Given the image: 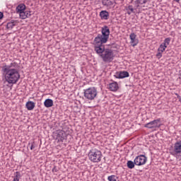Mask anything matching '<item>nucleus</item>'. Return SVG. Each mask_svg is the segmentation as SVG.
Listing matches in <instances>:
<instances>
[{
    "instance_id": "nucleus-8",
    "label": "nucleus",
    "mask_w": 181,
    "mask_h": 181,
    "mask_svg": "<svg viewBox=\"0 0 181 181\" xmlns=\"http://www.w3.org/2000/svg\"><path fill=\"white\" fill-rule=\"evenodd\" d=\"M146 160H148V158L145 155H140L135 158L134 163L136 166H142V165L146 163Z\"/></svg>"
},
{
    "instance_id": "nucleus-36",
    "label": "nucleus",
    "mask_w": 181,
    "mask_h": 181,
    "mask_svg": "<svg viewBox=\"0 0 181 181\" xmlns=\"http://www.w3.org/2000/svg\"><path fill=\"white\" fill-rule=\"evenodd\" d=\"M179 78L181 80V73L180 74Z\"/></svg>"
},
{
    "instance_id": "nucleus-9",
    "label": "nucleus",
    "mask_w": 181,
    "mask_h": 181,
    "mask_svg": "<svg viewBox=\"0 0 181 181\" xmlns=\"http://www.w3.org/2000/svg\"><path fill=\"white\" fill-rule=\"evenodd\" d=\"M160 119H157L146 124L144 127L152 129V128H160Z\"/></svg>"
},
{
    "instance_id": "nucleus-26",
    "label": "nucleus",
    "mask_w": 181,
    "mask_h": 181,
    "mask_svg": "<svg viewBox=\"0 0 181 181\" xmlns=\"http://www.w3.org/2000/svg\"><path fill=\"white\" fill-rule=\"evenodd\" d=\"M18 13L20 15V18L21 19H26L28 18V16H26L25 11H21V12H20Z\"/></svg>"
},
{
    "instance_id": "nucleus-4",
    "label": "nucleus",
    "mask_w": 181,
    "mask_h": 181,
    "mask_svg": "<svg viewBox=\"0 0 181 181\" xmlns=\"http://www.w3.org/2000/svg\"><path fill=\"white\" fill-rule=\"evenodd\" d=\"M101 33L102 34H98L95 39L102 42H108V39H110V28L108 26L105 25L102 27Z\"/></svg>"
},
{
    "instance_id": "nucleus-19",
    "label": "nucleus",
    "mask_w": 181,
    "mask_h": 181,
    "mask_svg": "<svg viewBox=\"0 0 181 181\" xmlns=\"http://www.w3.org/2000/svg\"><path fill=\"white\" fill-rule=\"evenodd\" d=\"M16 26V21L12 20L11 21L7 23L6 28L7 29H9L10 30L11 29H13V27Z\"/></svg>"
},
{
    "instance_id": "nucleus-37",
    "label": "nucleus",
    "mask_w": 181,
    "mask_h": 181,
    "mask_svg": "<svg viewBox=\"0 0 181 181\" xmlns=\"http://www.w3.org/2000/svg\"><path fill=\"white\" fill-rule=\"evenodd\" d=\"M175 95H177H177H179V94H177V93H175Z\"/></svg>"
},
{
    "instance_id": "nucleus-11",
    "label": "nucleus",
    "mask_w": 181,
    "mask_h": 181,
    "mask_svg": "<svg viewBox=\"0 0 181 181\" xmlns=\"http://www.w3.org/2000/svg\"><path fill=\"white\" fill-rule=\"evenodd\" d=\"M66 139V132L63 130H59L57 132V140L58 142H63Z\"/></svg>"
},
{
    "instance_id": "nucleus-15",
    "label": "nucleus",
    "mask_w": 181,
    "mask_h": 181,
    "mask_svg": "<svg viewBox=\"0 0 181 181\" xmlns=\"http://www.w3.org/2000/svg\"><path fill=\"white\" fill-rule=\"evenodd\" d=\"M102 4H103V5H104V6L111 7V6H112V5H114V4H115V1H114V0H103Z\"/></svg>"
},
{
    "instance_id": "nucleus-31",
    "label": "nucleus",
    "mask_w": 181,
    "mask_h": 181,
    "mask_svg": "<svg viewBox=\"0 0 181 181\" xmlns=\"http://www.w3.org/2000/svg\"><path fill=\"white\" fill-rule=\"evenodd\" d=\"M57 171H58L57 167L54 166V167L53 168V169H52V172H53L54 173H56Z\"/></svg>"
},
{
    "instance_id": "nucleus-16",
    "label": "nucleus",
    "mask_w": 181,
    "mask_h": 181,
    "mask_svg": "<svg viewBox=\"0 0 181 181\" xmlns=\"http://www.w3.org/2000/svg\"><path fill=\"white\" fill-rule=\"evenodd\" d=\"M25 9H26V6L23 4H21L16 7V11L17 13H19L20 12L25 11Z\"/></svg>"
},
{
    "instance_id": "nucleus-27",
    "label": "nucleus",
    "mask_w": 181,
    "mask_h": 181,
    "mask_svg": "<svg viewBox=\"0 0 181 181\" xmlns=\"http://www.w3.org/2000/svg\"><path fill=\"white\" fill-rule=\"evenodd\" d=\"M25 16H27V18H30V16H32V11H25Z\"/></svg>"
},
{
    "instance_id": "nucleus-38",
    "label": "nucleus",
    "mask_w": 181,
    "mask_h": 181,
    "mask_svg": "<svg viewBox=\"0 0 181 181\" xmlns=\"http://www.w3.org/2000/svg\"><path fill=\"white\" fill-rule=\"evenodd\" d=\"M28 145H30V143H29Z\"/></svg>"
},
{
    "instance_id": "nucleus-17",
    "label": "nucleus",
    "mask_w": 181,
    "mask_h": 181,
    "mask_svg": "<svg viewBox=\"0 0 181 181\" xmlns=\"http://www.w3.org/2000/svg\"><path fill=\"white\" fill-rule=\"evenodd\" d=\"M44 105L46 107V108H50V107H53V100L46 99L44 102Z\"/></svg>"
},
{
    "instance_id": "nucleus-24",
    "label": "nucleus",
    "mask_w": 181,
    "mask_h": 181,
    "mask_svg": "<svg viewBox=\"0 0 181 181\" xmlns=\"http://www.w3.org/2000/svg\"><path fill=\"white\" fill-rule=\"evenodd\" d=\"M170 43V37H167L164 40L163 43H162L163 45L166 46L168 47V46H169Z\"/></svg>"
},
{
    "instance_id": "nucleus-23",
    "label": "nucleus",
    "mask_w": 181,
    "mask_h": 181,
    "mask_svg": "<svg viewBox=\"0 0 181 181\" xmlns=\"http://www.w3.org/2000/svg\"><path fill=\"white\" fill-rule=\"evenodd\" d=\"M107 180L109 181H118V177H117V175H110L107 177Z\"/></svg>"
},
{
    "instance_id": "nucleus-3",
    "label": "nucleus",
    "mask_w": 181,
    "mask_h": 181,
    "mask_svg": "<svg viewBox=\"0 0 181 181\" xmlns=\"http://www.w3.org/2000/svg\"><path fill=\"white\" fill-rule=\"evenodd\" d=\"M105 43H107V42L105 41H101L100 40H97L95 38L93 40L94 50H95V53H97L98 54V56L100 57L107 49H105V46L103 45Z\"/></svg>"
},
{
    "instance_id": "nucleus-1",
    "label": "nucleus",
    "mask_w": 181,
    "mask_h": 181,
    "mask_svg": "<svg viewBox=\"0 0 181 181\" xmlns=\"http://www.w3.org/2000/svg\"><path fill=\"white\" fill-rule=\"evenodd\" d=\"M15 66H16V63H11L10 66L6 65L2 67L3 74L6 81L8 84H16L19 81V78H21L19 71L15 68H12L15 67Z\"/></svg>"
},
{
    "instance_id": "nucleus-35",
    "label": "nucleus",
    "mask_w": 181,
    "mask_h": 181,
    "mask_svg": "<svg viewBox=\"0 0 181 181\" xmlns=\"http://www.w3.org/2000/svg\"><path fill=\"white\" fill-rule=\"evenodd\" d=\"M174 1L179 3V2H180V0H174Z\"/></svg>"
},
{
    "instance_id": "nucleus-34",
    "label": "nucleus",
    "mask_w": 181,
    "mask_h": 181,
    "mask_svg": "<svg viewBox=\"0 0 181 181\" xmlns=\"http://www.w3.org/2000/svg\"><path fill=\"white\" fill-rule=\"evenodd\" d=\"M177 98H178V100H179L180 101H181V96H180V95H177Z\"/></svg>"
},
{
    "instance_id": "nucleus-25",
    "label": "nucleus",
    "mask_w": 181,
    "mask_h": 181,
    "mask_svg": "<svg viewBox=\"0 0 181 181\" xmlns=\"http://www.w3.org/2000/svg\"><path fill=\"white\" fill-rule=\"evenodd\" d=\"M166 47H168L161 44L160 45V47H158V52H161V53H163V52H165V50H166Z\"/></svg>"
},
{
    "instance_id": "nucleus-21",
    "label": "nucleus",
    "mask_w": 181,
    "mask_h": 181,
    "mask_svg": "<svg viewBox=\"0 0 181 181\" xmlns=\"http://www.w3.org/2000/svg\"><path fill=\"white\" fill-rule=\"evenodd\" d=\"M147 2H151V0H136L135 1L136 4H138V5H144L146 4Z\"/></svg>"
},
{
    "instance_id": "nucleus-12",
    "label": "nucleus",
    "mask_w": 181,
    "mask_h": 181,
    "mask_svg": "<svg viewBox=\"0 0 181 181\" xmlns=\"http://www.w3.org/2000/svg\"><path fill=\"white\" fill-rule=\"evenodd\" d=\"M115 77L116 78H126L127 77H129V73L127 71H119L115 74Z\"/></svg>"
},
{
    "instance_id": "nucleus-5",
    "label": "nucleus",
    "mask_w": 181,
    "mask_h": 181,
    "mask_svg": "<svg viewBox=\"0 0 181 181\" xmlns=\"http://www.w3.org/2000/svg\"><path fill=\"white\" fill-rule=\"evenodd\" d=\"M170 155L176 158V159H180L181 158V140L176 141L170 150Z\"/></svg>"
},
{
    "instance_id": "nucleus-30",
    "label": "nucleus",
    "mask_w": 181,
    "mask_h": 181,
    "mask_svg": "<svg viewBox=\"0 0 181 181\" xmlns=\"http://www.w3.org/2000/svg\"><path fill=\"white\" fill-rule=\"evenodd\" d=\"M35 142H33L31 144V146H30V150L31 151H33V149H35Z\"/></svg>"
},
{
    "instance_id": "nucleus-2",
    "label": "nucleus",
    "mask_w": 181,
    "mask_h": 181,
    "mask_svg": "<svg viewBox=\"0 0 181 181\" xmlns=\"http://www.w3.org/2000/svg\"><path fill=\"white\" fill-rule=\"evenodd\" d=\"M88 156L90 162H93V163H98V162H101L103 153L97 148H92L88 152Z\"/></svg>"
},
{
    "instance_id": "nucleus-20",
    "label": "nucleus",
    "mask_w": 181,
    "mask_h": 181,
    "mask_svg": "<svg viewBox=\"0 0 181 181\" xmlns=\"http://www.w3.org/2000/svg\"><path fill=\"white\" fill-rule=\"evenodd\" d=\"M127 165L129 169H134L135 168V160L134 161L128 160Z\"/></svg>"
},
{
    "instance_id": "nucleus-32",
    "label": "nucleus",
    "mask_w": 181,
    "mask_h": 181,
    "mask_svg": "<svg viewBox=\"0 0 181 181\" xmlns=\"http://www.w3.org/2000/svg\"><path fill=\"white\" fill-rule=\"evenodd\" d=\"M2 18H4V13L0 12V19H2Z\"/></svg>"
},
{
    "instance_id": "nucleus-10",
    "label": "nucleus",
    "mask_w": 181,
    "mask_h": 181,
    "mask_svg": "<svg viewBox=\"0 0 181 181\" xmlns=\"http://www.w3.org/2000/svg\"><path fill=\"white\" fill-rule=\"evenodd\" d=\"M130 38V44L133 47H135L138 43H139V40L136 38V34L134 33H132L129 35Z\"/></svg>"
},
{
    "instance_id": "nucleus-14",
    "label": "nucleus",
    "mask_w": 181,
    "mask_h": 181,
    "mask_svg": "<svg viewBox=\"0 0 181 181\" xmlns=\"http://www.w3.org/2000/svg\"><path fill=\"white\" fill-rule=\"evenodd\" d=\"M118 88L119 86L117 82H112L109 84V90H110V91H117Z\"/></svg>"
},
{
    "instance_id": "nucleus-13",
    "label": "nucleus",
    "mask_w": 181,
    "mask_h": 181,
    "mask_svg": "<svg viewBox=\"0 0 181 181\" xmlns=\"http://www.w3.org/2000/svg\"><path fill=\"white\" fill-rule=\"evenodd\" d=\"M100 16L101 19L107 21L108 18H110V13H108L107 11H102L100 13Z\"/></svg>"
},
{
    "instance_id": "nucleus-28",
    "label": "nucleus",
    "mask_w": 181,
    "mask_h": 181,
    "mask_svg": "<svg viewBox=\"0 0 181 181\" xmlns=\"http://www.w3.org/2000/svg\"><path fill=\"white\" fill-rule=\"evenodd\" d=\"M127 11H130L131 12L134 13V7L132 5H129L127 8Z\"/></svg>"
},
{
    "instance_id": "nucleus-6",
    "label": "nucleus",
    "mask_w": 181,
    "mask_h": 181,
    "mask_svg": "<svg viewBox=\"0 0 181 181\" xmlns=\"http://www.w3.org/2000/svg\"><path fill=\"white\" fill-rule=\"evenodd\" d=\"M100 57L104 63H111L114 60V51L111 49H106L105 52L100 55Z\"/></svg>"
},
{
    "instance_id": "nucleus-18",
    "label": "nucleus",
    "mask_w": 181,
    "mask_h": 181,
    "mask_svg": "<svg viewBox=\"0 0 181 181\" xmlns=\"http://www.w3.org/2000/svg\"><path fill=\"white\" fill-rule=\"evenodd\" d=\"M25 107L28 111H32L35 108V102L28 101L25 104Z\"/></svg>"
},
{
    "instance_id": "nucleus-7",
    "label": "nucleus",
    "mask_w": 181,
    "mask_h": 181,
    "mask_svg": "<svg viewBox=\"0 0 181 181\" xmlns=\"http://www.w3.org/2000/svg\"><path fill=\"white\" fill-rule=\"evenodd\" d=\"M98 92L97 91V88L92 87L88 88L86 90H84V97L86 100H89V101H93L97 97Z\"/></svg>"
},
{
    "instance_id": "nucleus-22",
    "label": "nucleus",
    "mask_w": 181,
    "mask_h": 181,
    "mask_svg": "<svg viewBox=\"0 0 181 181\" xmlns=\"http://www.w3.org/2000/svg\"><path fill=\"white\" fill-rule=\"evenodd\" d=\"M20 179H21V173L16 172V173L14 174L13 181H19Z\"/></svg>"
},
{
    "instance_id": "nucleus-29",
    "label": "nucleus",
    "mask_w": 181,
    "mask_h": 181,
    "mask_svg": "<svg viewBox=\"0 0 181 181\" xmlns=\"http://www.w3.org/2000/svg\"><path fill=\"white\" fill-rule=\"evenodd\" d=\"M162 52L158 51V52L156 54V57H158V59H160V57H162Z\"/></svg>"
},
{
    "instance_id": "nucleus-33",
    "label": "nucleus",
    "mask_w": 181,
    "mask_h": 181,
    "mask_svg": "<svg viewBox=\"0 0 181 181\" xmlns=\"http://www.w3.org/2000/svg\"><path fill=\"white\" fill-rule=\"evenodd\" d=\"M131 13H134V12H131V11L129 10V11H127V14H128V15H131Z\"/></svg>"
}]
</instances>
